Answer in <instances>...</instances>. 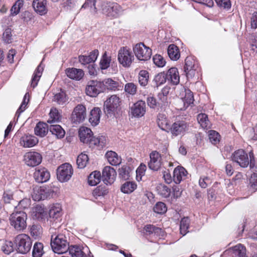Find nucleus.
<instances>
[{
    "mask_svg": "<svg viewBox=\"0 0 257 257\" xmlns=\"http://www.w3.org/2000/svg\"><path fill=\"white\" fill-rule=\"evenodd\" d=\"M249 190L254 192L257 191V174H253L251 175L249 185Z\"/></svg>",
    "mask_w": 257,
    "mask_h": 257,
    "instance_id": "59",
    "label": "nucleus"
},
{
    "mask_svg": "<svg viewBox=\"0 0 257 257\" xmlns=\"http://www.w3.org/2000/svg\"><path fill=\"white\" fill-rule=\"evenodd\" d=\"M14 241L17 251L21 253H27L31 249L32 241L30 237L26 234H18L15 237Z\"/></svg>",
    "mask_w": 257,
    "mask_h": 257,
    "instance_id": "3",
    "label": "nucleus"
},
{
    "mask_svg": "<svg viewBox=\"0 0 257 257\" xmlns=\"http://www.w3.org/2000/svg\"><path fill=\"white\" fill-rule=\"evenodd\" d=\"M88 157L86 154L81 153L79 155L77 159V164L78 168L83 169L85 167L88 162Z\"/></svg>",
    "mask_w": 257,
    "mask_h": 257,
    "instance_id": "51",
    "label": "nucleus"
},
{
    "mask_svg": "<svg viewBox=\"0 0 257 257\" xmlns=\"http://www.w3.org/2000/svg\"><path fill=\"white\" fill-rule=\"evenodd\" d=\"M23 5L24 0H17L11 9V14L13 16L18 15Z\"/></svg>",
    "mask_w": 257,
    "mask_h": 257,
    "instance_id": "54",
    "label": "nucleus"
},
{
    "mask_svg": "<svg viewBox=\"0 0 257 257\" xmlns=\"http://www.w3.org/2000/svg\"><path fill=\"white\" fill-rule=\"evenodd\" d=\"M43 189L42 187H36L33 189L32 193V197L33 199L36 201H39L41 200H44V196H43Z\"/></svg>",
    "mask_w": 257,
    "mask_h": 257,
    "instance_id": "47",
    "label": "nucleus"
},
{
    "mask_svg": "<svg viewBox=\"0 0 257 257\" xmlns=\"http://www.w3.org/2000/svg\"><path fill=\"white\" fill-rule=\"evenodd\" d=\"M67 76L72 79L76 80H80L84 76V72L81 69L75 68H67L65 70Z\"/></svg>",
    "mask_w": 257,
    "mask_h": 257,
    "instance_id": "23",
    "label": "nucleus"
},
{
    "mask_svg": "<svg viewBox=\"0 0 257 257\" xmlns=\"http://www.w3.org/2000/svg\"><path fill=\"white\" fill-rule=\"evenodd\" d=\"M50 218L57 219L62 215V208L60 204H55L52 205L49 212Z\"/></svg>",
    "mask_w": 257,
    "mask_h": 257,
    "instance_id": "31",
    "label": "nucleus"
},
{
    "mask_svg": "<svg viewBox=\"0 0 257 257\" xmlns=\"http://www.w3.org/2000/svg\"><path fill=\"white\" fill-rule=\"evenodd\" d=\"M101 82L103 83V90H104L105 88L110 90H115L118 89L119 86L118 82L111 78L105 79Z\"/></svg>",
    "mask_w": 257,
    "mask_h": 257,
    "instance_id": "36",
    "label": "nucleus"
},
{
    "mask_svg": "<svg viewBox=\"0 0 257 257\" xmlns=\"http://www.w3.org/2000/svg\"><path fill=\"white\" fill-rule=\"evenodd\" d=\"M14 249V244L11 241H6L5 244L2 246V250L7 254H9L12 252Z\"/></svg>",
    "mask_w": 257,
    "mask_h": 257,
    "instance_id": "58",
    "label": "nucleus"
},
{
    "mask_svg": "<svg viewBox=\"0 0 257 257\" xmlns=\"http://www.w3.org/2000/svg\"><path fill=\"white\" fill-rule=\"evenodd\" d=\"M100 112L101 110L98 107H95L90 111L89 120L92 125L95 126L99 123Z\"/></svg>",
    "mask_w": 257,
    "mask_h": 257,
    "instance_id": "32",
    "label": "nucleus"
},
{
    "mask_svg": "<svg viewBox=\"0 0 257 257\" xmlns=\"http://www.w3.org/2000/svg\"><path fill=\"white\" fill-rule=\"evenodd\" d=\"M68 97L65 92L61 91L55 94L53 97V100L59 105H64L68 101Z\"/></svg>",
    "mask_w": 257,
    "mask_h": 257,
    "instance_id": "37",
    "label": "nucleus"
},
{
    "mask_svg": "<svg viewBox=\"0 0 257 257\" xmlns=\"http://www.w3.org/2000/svg\"><path fill=\"white\" fill-rule=\"evenodd\" d=\"M187 171L182 167L176 168L173 172V181L176 184H179L182 180V177L186 175Z\"/></svg>",
    "mask_w": 257,
    "mask_h": 257,
    "instance_id": "29",
    "label": "nucleus"
},
{
    "mask_svg": "<svg viewBox=\"0 0 257 257\" xmlns=\"http://www.w3.org/2000/svg\"><path fill=\"white\" fill-rule=\"evenodd\" d=\"M219 137V134L215 131L211 130L208 132V138L212 144H216L218 143Z\"/></svg>",
    "mask_w": 257,
    "mask_h": 257,
    "instance_id": "61",
    "label": "nucleus"
},
{
    "mask_svg": "<svg viewBox=\"0 0 257 257\" xmlns=\"http://www.w3.org/2000/svg\"><path fill=\"white\" fill-rule=\"evenodd\" d=\"M23 192L17 191L15 192L11 190H7L4 193L3 199L5 203H12L14 201L17 200L18 196Z\"/></svg>",
    "mask_w": 257,
    "mask_h": 257,
    "instance_id": "24",
    "label": "nucleus"
},
{
    "mask_svg": "<svg viewBox=\"0 0 257 257\" xmlns=\"http://www.w3.org/2000/svg\"><path fill=\"white\" fill-rule=\"evenodd\" d=\"M99 55V52L97 50H94L91 52L88 56L80 55L78 57V60L80 63L83 65H85L92 62H94Z\"/></svg>",
    "mask_w": 257,
    "mask_h": 257,
    "instance_id": "22",
    "label": "nucleus"
},
{
    "mask_svg": "<svg viewBox=\"0 0 257 257\" xmlns=\"http://www.w3.org/2000/svg\"><path fill=\"white\" fill-rule=\"evenodd\" d=\"M233 257H245L246 248L241 244H238L232 247Z\"/></svg>",
    "mask_w": 257,
    "mask_h": 257,
    "instance_id": "38",
    "label": "nucleus"
},
{
    "mask_svg": "<svg viewBox=\"0 0 257 257\" xmlns=\"http://www.w3.org/2000/svg\"><path fill=\"white\" fill-rule=\"evenodd\" d=\"M194 100L193 92L189 89H184L182 91L181 100H180L177 105V109L181 110H185L190 105L193 103Z\"/></svg>",
    "mask_w": 257,
    "mask_h": 257,
    "instance_id": "9",
    "label": "nucleus"
},
{
    "mask_svg": "<svg viewBox=\"0 0 257 257\" xmlns=\"http://www.w3.org/2000/svg\"><path fill=\"white\" fill-rule=\"evenodd\" d=\"M125 91L131 95H135L137 91V85L133 82L127 83L124 86Z\"/></svg>",
    "mask_w": 257,
    "mask_h": 257,
    "instance_id": "60",
    "label": "nucleus"
},
{
    "mask_svg": "<svg viewBox=\"0 0 257 257\" xmlns=\"http://www.w3.org/2000/svg\"><path fill=\"white\" fill-rule=\"evenodd\" d=\"M107 140L105 136H100L97 138L94 137L90 143V147L98 146L100 148L104 147L106 144Z\"/></svg>",
    "mask_w": 257,
    "mask_h": 257,
    "instance_id": "40",
    "label": "nucleus"
},
{
    "mask_svg": "<svg viewBox=\"0 0 257 257\" xmlns=\"http://www.w3.org/2000/svg\"><path fill=\"white\" fill-rule=\"evenodd\" d=\"M103 83L99 81L92 80L88 82L85 88L86 93L91 97H96L103 92Z\"/></svg>",
    "mask_w": 257,
    "mask_h": 257,
    "instance_id": "10",
    "label": "nucleus"
},
{
    "mask_svg": "<svg viewBox=\"0 0 257 257\" xmlns=\"http://www.w3.org/2000/svg\"><path fill=\"white\" fill-rule=\"evenodd\" d=\"M102 11L108 17L115 18L121 13L122 9L117 3L108 2L102 9Z\"/></svg>",
    "mask_w": 257,
    "mask_h": 257,
    "instance_id": "11",
    "label": "nucleus"
},
{
    "mask_svg": "<svg viewBox=\"0 0 257 257\" xmlns=\"http://www.w3.org/2000/svg\"><path fill=\"white\" fill-rule=\"evenodd\" d=\"M31 235L35 239L41 237L42 233V228L39 224H33L30 228Z\"/></svg>",
    "mask_w": 257,
    "mask_h": 257,
    "instance_id": "50",
    "label": "nucleus"
},
{
    "mask_svg": "<svg viewBox=\"0 0 257 257\" xmlns=\"http://www.w3.org/2000/svg\"><path fill=\"white\" fill-rule=\"evenodd\" d=\"M167 80L173 85H177L180 82L178 70L176 67L170 68L166 73Z\"/></svg>",
    "mask_w": 257,
    "mask_h": 257,
    "instance_id": "21",
    "label": "nucleus"
},
{
    "mask_svg": "<svg viewBox=\"0 0 257 257\" xmlns=\"http://www.w3.org/2000/svg\"><path fill=\"white\" fill-rule=\"evenodd\" d=\"M149 73L147 70H142L139 73L138 79L141 86H146L149 81Z\"/></svg>",
    "mask_w": 257,
    "mask_h": 257,
    "instance_id": "42",
    "label": "nucleus"
},
{
    "mask_svg": "<svg viewBox=\"0 0 257 257\" xmlns=\"http://www.w3.org/2000/svg\"><path fill=\"white\" fill-rule=\"evenodd\" d=\"M21 198H17V200H16L17 202H18L17 206H15V209H17L18 207L19 208L25 209L27 208L30 205V200L27 198H24L21 199Z\"/></svg>",
    "mask_w": 257,
    "mask_h": 257,
    "instance_id": "57",
    "label": "nucleus"
},
{
    "mask_svg": "<svg viewBox=\"0 0 257 257\" xmlns=\"http://www.w3.org/2000/svg\"><path fill=\"white\" fill-rule=\"evenodd\" d=\"M153 60L154 63L158 67H163L166 63L163 57L159 54L154 55L153 58Z\"/></svg>",
    "mask_w": 257,
    "mask_h": 257,
    "instance_id": "56",
    "label": "nucleus"
},
{
    "mask_svg": "<svg viewBox=\"0 0 257 257\" xmlns=\"http://www.w3.org/2000/svg\"><path fill=\"white\" fill-rule=\"evenodd\" d=\"M43 67L42 66V63L39 64L37 69L35 71L31 80V86L33 88L35 87L41 77L42 72L43 71Z\"/></svg>",
    "mask_w": 257,
    "mask_h": 257,
    "instance_id": "35",
    "label": "nucleus"
},
{
    "mask_svg": "<svg viewBox=\"0 0 257 257\" xmlns=\"http://www.w3.org/2000/svg\"><path fill=\"white\" fill-rule=\"evenodd\" d=\"M42 160L41 155L35 152H29L25 154L24 160L25 164L30 167H35L39 165Z\"/></svg>",
    "mask_w": 257,
    "mask_h": 257,
    "instance_id": "12",
    "label": "nucleus"
},
{
    "mask_svg": "<svg viewBox=\"0 0 257 257\" xmlns=\"http://www.w3.org/2000/svg\"><path fill=\"white\" fill-rule=\"evenodd\" d=\"M121 101L116 95H112L104 102L103 110L106 115H111L120 106Z\"/></svg>",
    "mask_w": 257,
    "mask_h": 257,
    "instance_id": "6",
    "label": "nucleus"
},
{
    "mask_svg": "<svg viewBox=\"0 0 257 257\" xmlns=\"http://www.w3.org/2000/svg\"><path fill=\"white\" fill-rule=\"evenodd\" d=\"M167 52L169 57L172 60L176 61L180 57L179 49L174 44H171L168 46Z\"/></svg>",
    "mask_w": 257,
    "mask_h": 257,
    "instance_id": "30",
    "label": "nucleus"
},
{
    "mask_svg": "<svg viewBox=\"0 0 257 257\" xmlns=\"http://www.w3.org/2000/svg\"><path fill=\"white\" fill-rule=\"evenodd\" d=\"M105 157L111 165L117 166L121 163V158L114 152L108 151L105 154Z\"/></svg>",
    "mask_w": 257,
    "mask_h": 257,
    "instance_id": "33",
    "label": "nucleus"
},
{
    "mask_svg": "<svg viewBox=\"0 0 257 257\" xmlns=\"http://www.w3.org/2000/svg\"><path fill=\"white\" fill-rule=\"evenodd\" d=\"M49 130V127L47 123L42 122H39L35 127V134L36 135L40 137H44L45 136Z\"/></svg>",
    "mask_w": 257,
    "mask_h": 257,
    "instance_id": "26",
    "label": "nucleus"
},
{
    "mask_svg": "<svg viewBox=\"0 0 257 257\" xmlns=\"http://www.w3.org/2000/svg\"><path fill=\"white\" fill-rule=\"evenodd\" d=\"M116 172L115 170L110 166H106L102 171V179L103 182L107 184H111L115 179Z\"/></svg>",
    "mask_w": 257,
    "mask_h": 257,
    "instance_id": "18",
    "label": "nucleus"
},
{
    "mask_svg": "<svg viewBox=\"0 0 257 257\" xmlns=\"http://www.w3.org/2000/svg\"><path fill=\"white\" fill-rule=\"evenodd\" d=\"M9 220L11 226L18 231L26 228L27 214L23 211L15 210L10 215Z\"/></svg>",
    "mask_w": 257,
    "mask_h": 257,
    "instance_id": "2",
    "label": "nucleus"
},
{
    "mask_svg": "<svg viewBox=\"0 0 257 257\" xmlns=\"http://www.w3.org/2000/svg\"><path fill=\"white\" fill-rule=\"evenodd\" d=\"M38 143L37 138L32 136H27L21 138L20 143L25 148H31L35 146Z\"/></svg>",
    "mask_w": 257,
    "mask_h": 257,
    "instance_id": "25",
    "label": "nucleus"
},
{
    "mask_svg": "<svg viewBox=\"0 0 257 257\" xmlns=\"http://www.w3.org/2000/svg\"><path fill=\"white\" fill-rule=\"evenodd\" d=\"M197 68V64L193 58L188 57L186 58L184 69L188 78H192L195 75Z\"/></svg>",
    "mask_w": 257,
    "mask_h": 257,
    "instance_id": "15",
    "label": "nucleus"
},
{
    "mask_svg": "<svg viewBox=\"0 0 257 257\" xmlns=\"http://www.w3.org/2000/svg\"><path fill=\"white\" fill-rule=\"evenodd\" d=\"M50 132L55 135L57 139L63 138L65 135V132L63 128L58 124H51L49 127Z\"/></svg>",
    "mask_w": 257,
    "mask_h": 257,
    "instance_id": "34",
    "label": "nucleus"
},
{
    "mask_svg": "<svg viewBox=\"0 0 257 257\" xmlns=\"http://www.w3.org/2000/svg\"><path fill=\"white\" fill-rule=\"evenodd\" d=\"M188 125L184 121H177L170 127L169 132L174 136L183 135L187 130Z\"/></svg>",
    "mask_w": 257,
    "mask_h": 257,
    "instance_id": "14",
    "label": "nucleus"
},
{
    "mask_svg": "<svg viewBox=\"0 0 257 257\" xmlns=\"http://www.w3.org/2000/svg\"><path fill=\"white\" fill-rule=\"evenodd\" d=\"M157 124L158 126L162 130L169 132L170 125L166 115L159 113L157 116Z\"/></svg>",
    "mask_w": 257,
    "mask_h": 257,
    "instance_id": "27",
    "label": "nucleus"
},
{
    "mask_svg": "<svg viewBox=\"0 0 257 257\" xmlns=\"http://www.w3.org/2000/svg\"><path fill=\"white\" fill-rule=\"evenodd\" d=\"M137 184L134 182L127 181L123 184L121 187V191L126 194L133 192L137 188Z\"/></svg>",
    "mask_w": 257,
    "mask_h": 257,
    "instance_id": "44",
    "label": "nucleus"
},
{
    "mask_svg": "<svg viewBox=\"0 0 257 257\" xmlns=\"http://www.w3.org/2000/svg\"><path fill=\"white\" fill-rule=\"evenodd\" d=\"M106 193V190L104 187L101 186L96 187L92 192L93 196L96 198L100 196H104Z\"/></svg>",
    "mask_w": 257,
    "mask_h": 257,
    "instance_id": "63",
    "label": "nucleus"
},
{
    "mask_svg": "<svg viewBox=\"0 0 257 257\" xmlns=\"http://www.w3.org/2000/svg\"><path fill=\"white\" fill-rule=\"evenodd\" d=\"M249 159L247 154L242 149L235 151L231 156L232 160L236 163L241 167L246 168L248 166L249 162L251 165L252 160L253 159V154L251 152L249 153Z\"/></svg>",
    "mask_w": 257,
    "mask_h": 257,
    "instance_id": "4",
    "label": "nucleus"
},
{
    "mask_svg": "<svg viewBox=\"0 0 257 257\" xmlns=\"http://www.w3.org/2000/svg\"><path fill=\"white\" fill-rule=\"evenodd\" d=\"M157 191L160 195L165 198L168 197L171 193L170 189L163 184H159L157 187Z\"/></svg>",
    "mask_w": 257,
    "mask_h": 257,
    "instance_id": "53",
    "label": "nucleus"
},
{
    "mask_svg": "<svg viewBox=\"0 0 257 257\" xmlns=\"http://www.w3.org/2000/svg\"><path fill=\"white\" fill-rule=\"evenodd\" d=\"M154 211L158 214H162L167 211V207L165 203L159 202L154 207Z\"/></svg>",
    "mask_w": 257,
    "mask_h": 257,
    "instance_id": "62",
    "label": "nucleus"
},
{
    "mask_svg": "<svg viewBox=\"0 0 257 257\" xmlns=\"http://www.w3.org/2000/svg\"><path fill=\"white\" fill-rule=\"evenodd\" d=\"M50 176L49 172L45 168L38 167L35 169L34 178L37 182H46L49 179Z\"/></svg>",
    "mask_w": 257,
    "mask_h": 257,
    "instance_id": "17",
    "label": "nucleus"
},
{
    "mask_svg": "<svg viewBox=\"0 0 257 257\" xmlns=\"http://www.w3.org/2000/svg\"><path fill=\"white\" fill-rule=\"evenodd\" d=\"M197 120L203 128L208 129L210 127V122L208 119V116L206 114H199L197 116Z\"/></svg>",
    "mask_w": 257,
    "mask_h": 257,
    "instance_id": "46",
    "label": "nucleus"
},
{
    "mask_svg": "<svg viewBox=\"0 0 257 257\" xmlns=\"http://www.w3.org/2000/svg\"><path fill=\"white\" fill-rule=\"evenodd\" d=\"M69 253L72 257H82L83 256V251L80 247L77 245H69L68 249Z\"/></svg>",
    "mask_w": 257,
    "mask_h": 257,
    "instance_id": "49",
    "label": "nucleus"
},
{
    "mask_svg": "<svg viewBox=\"0 0 257 257\" xmlns=\"http://www.w3.org/2000/svg\"><path fill=\"white\" fill-rule=\"evenodd\" d=\"M144 230L148 234H152L153 233L157 234L161 231V229L160 228L156 227L155 226L151 224L147 225L144 227Z\"/></svg>",
    "mask_w": 257,
    "mask_h": 257,
    "instance_id": "64",
    "label": "nucleus"
},
{
    "mask_svg": "<svg viewBox=\"0 0 257 257\" xmlns=\"http://www.w3.org/2000/svg\"><path fill=\"white\" fill-rule=\"evenodd\" d=\"M86 116L85 107L82 104L77 105L72 113V120L74 123H78L84 120Z\"/></svg>",
    "mask_w": 257,
    "mask_h": 257,
    "instance_id": "13",
    "label": "nucleus"
},
{
    "mask_svg": "<svg viewBox=\"0 0 257 257\" xmlns=\"http://www.w3.org/2000/svg\"><path fill=\"white\" fill-rule=\"evenodd\" d=\"M79 136L81 142L88 144L90 147V143L94 137L91 130L86 127L82 126L79 130Z\"/></svg>",
    "mask_w": 257,
    "mask_h": 257,
    "instance_id": "19",
    "label": "nucleus"
},
{
    "mask_svg": "<svg viewBox=\"0 0 257 257\" xmlns=\"http://www.w3.org/2000/svg\"><path fill=\"white\" fill-rule=\"evenodd\" d=\"M130 168L127 166H123L118 169V174L121 178L127 180L130 177Z\"/></svg>",
    "mask_w": 257,
    "mask_h": 257,
    "instance_id": "55",
    "label": "nucleus"
},
{
    "mask_svg": "<svg viewBox=\"0 0 257 257\" xmlns=\"http://www.w3.org/2000/svg\"><path fill=\"white\" fill-rule=\"evenodd\" d=\"M134 59L131 51L126 47L121 48L118 53V60L123 67H130Z\"/></svg>",
    "mask_w": 257,
    "mask_h": 257,
    "instance_id": "8",
    "label": "nucleus"
},
{
    "mask_svg": "<svg viewBox=\"0 0 257 257\" xmlns=\"http://www.w3.org/2000/svg\"><path fill=\"white\" fill-rule=\"evenodd\" d=\"M150 161L148 166L150 169L154 171L158 170L162 164L161 155L157 151H153L150 155Z\"/></svg>",
    "mask_w": 257,
    "mask_h": 257,
    "instance_id": "16",
    "label": "nucleus"
},
{
    "mask_svg": "<svg viewBox=\"0 0 257 257\" xmlns=\"http://www.w3.org/2000/svg\"><path fill=\"white\" fill-rule=\"evenodd\" d=\"M167 76L164 72H160L156 75L153 79V82L155 83L154 86L159 87L164 84L167 80Z\"/></svg>",
    "mask_w": 257,
    "mask_h": 257,
    "instance_id": "43",
    "label": "nucleus"
},
{
    "mask_svg": "<svg viewBox=\"0 0 257 257\" xmlns=\"http://www.w3.org/2000/svg\"><path fill=\"white\" fill-rule=\"evenodd\" d=\"M111 57L107 55L106 52H105L100 61L99 65L101 70H105L107 69L109 66L111 62Z\"/></svg>",
    "mask_w": 257,
    "mask_h": 257,
    "instance_id": "48",
    "label": "nucleus"
},
{
    "mask_svg": "<svg viewBox=\"0 0 257 257\" xmlns=\"http://www.w3.org/2000/svg\"><path fill=\"white\" fill-rule=\"evenodd\" d=\"M145 112L146 103L144 101H138L131 107V113L135 117H142L145 114Z\"/></svg>",
    "mask_w": 257,
    "mask_h": 257,
    "instance_id": "20",
    "label": "nucleus"
},
{
    "mask_svg": "<svg viewBox=\"0 0 257 257\" xmlns=\"http://www.w3.org/2000/svg\"><path fill=\"white\" fill-rule=\"evenodd\" d=\"M73 172V168L70 164L68 163L62 164L57 169L58 179L62 182H66L70 180Z\"/></svg>",
    "mask_w": 257,
    "mask_h": 257,
    "instance_id": "7",
    "label": "nucleus"
},
{
    "mask_svg": "<svg viewBox=\"0 0 257 257\" xmlns=\"http://www.w3.org/2000/svg\"><path fill=\"white\" fill-rule=\"evenodd\" d=\"M69 243L64 233L53 234L51 238V246L55 253L62 254L69 248Z\"/></svg>",
    "mask_w": 257,
    "mask_h": 257,
    "instance_id": "1",
    "label": "nucleus"
},
{
    "mask_svg": "<svg viewBox=\"0 0 257 257\" xmlns=\"http://www.w3.org/2000/svg\"><path fill=\"white\" fill-rule=\"evenodd\" d=\"M50 118L48 119L47 122L49 123L54 122H59L61 119V115L59 112L58 109L56 108H52L51 109L49 113Z\"/></svg>",
    "mask_w": 257,
    "mask_h": 257,
    "instance_id": "41",
    "label": "nucleus"
},
{
    "mask_svg": "<svg viewBox=\"0 0 257 257\" xmlns=\"http://www.w3.org/2000/svg\"><path fill=\"white\" fill-rule=\"evenodd\" d=\"M133 52L136 58L140 61H147L152 55V49L141 42L135 45L133 48Z\"/></svg>",
    "mask_w": 257,
    "mask_h": 257,
    "instance_id": "5",
    "label": "nucleus"
},
{
    "mask_svg": "<svg viewBox=\"0 0 257 257\" xmlns=\"http://www.w3.org/2000/svg\"><path fill=\"white\" fill-rule=\"evenodd\" d=\"M101 174L99 171L92 172L88 177V182L91 186L96 185L100 182Z\"/></svg>",
    "mask_w": 257,
    "mask_h": 257,
    "instance_id": "39",
    "label": "nucleus"
},
{
    "mask_svg": "<svg viewBox=\"0 0 257 257\" xmlns=\"http://www.w3.org/2000/svg\"><path fill=\"white\" fill-rule=\"evenodd\" d=\"M190 220L188 217H184L180 221V233L185 235L188 232Z\"/></svg>",
    "mask_w": 257,
    "mask_h": 257,
    "instance_id": "52",
    "label": "nucleus"
},
{
    "mask_svg": "<svg viewBox=\"0 0 257 257\" xmlns=\"http://www.w3.org/2000/svg\"><path fill=\"white\" fill-rule=\"evenodd\" d=\"M46 0H34L33 7L37 13L43 15L46 13Z\"/></svg>",
    "mask_w": 257,
    "mask_h": 257,
    "instance_id": "28",
    "label": "nucleus"
},
{
    "mask_svg": "<svg viewBox=\"0 0 257 257\" xmlns=\"http://www.w3.org/2000/svg\"><path fill=\"white\" fill-rule=\"evenodd\" d=\"M44 246L42 243L36 242L35 243L32 251L33 257H41L44 254Z\"/></svg>",
    "mask_w": 257,
    "mask_h": 257,
    "instance_id": "45",
    "label": "nucleus"
}]
</instances>
